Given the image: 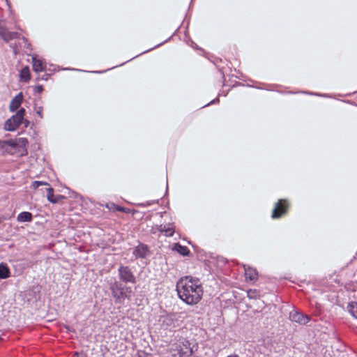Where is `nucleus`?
Returning a JSON list of instances; mask_svg holds the SVG:
<instances>
[{"label": "nucleus", "instance_id": "nucleus-24", "mask_svg": "<svg viewBox=\"0 0 357 357\" xmlns=\"http://www.w3.org/2000/svg\"><path fill=\"white\" fill-rule=\"evenodd\" d=\"M48 185L47 183L46 182H43V181H36L32 183V185L31 186L34 188V189H36L38 188L39 186L40 185Z\"/></svg>", "mask_w": 357, "mask_h": 357}, {"label": "nucleus", "instance_id": "nucleus-22", "mask_svg": "<svg viewBox=\"0 0 357 357\" xmlns=\"http://www.w3.org/2000/svg\"><path fill=\"white\" fill-rule=\"evenodd\" d=\"M120 206L115 204L114 203H109L106 204V207L112 211H117V208H119Z\"/></svg>", "mask_w": 357, "mask_h": 357}, {"label": "nucleus", "instance_id": "nucleus-31", "mask_svg": "<svg viewBox=\"0 0 357 357\" xmlns=\"http://www.w3.org/2000/svg\"><path fill=\"white\" fill-rule=\"evenodd\" d=\"M161 44H162V43H160V44H159V45H157V46H156V47H159Z\"/></svg>", "mask_w": 357, "mask_h": 357}, {"label": "nucleus", "instance_id": "nucleus-19", "mask_svg": "<svg viewBox=\"0 0 357 357\" xmlns=\"http://www.w3.org/2000/svg\"><path fill=\"white\" fill-rule=\"evenodd\" d=\"M47 198L50 202L56 204L59 201L61 196L59 195L57 197H54V190L52 188L50 187V188H47Z\"/></svg>", "mask_w": 357, "mask_h": 357}, {"label": "nucleus", "instance_id": "nucleus-10", "mask_svg": "<svg viewBox=\"0 0 357 357\" xmlns=\"http://www.w3.org/2000/svg\"><path fill=\"white\" fill-rule=\"evenodd\" d=\"M288 208V204L286 200L280 199L276 204L273 210L272 218H278L282 215L284 214Z\"/></svg>", "mask_w": 357, "mask_h": 357}, {"label": "nucleus", "instance_id": "nucleus-12", "mask_svg": "<svg viewBox=\"0 0 357 357\" xmlns=\"http://www.w3.org/2000/svg\"><path fill=\"white\" fill-rule=\"evenodd\" d=\"M245 277L246 281L255 282L258 279V272L257 270L250 266L243 265Z\"/></svg>", "mask_w": 357, "mask_h": 357}, {"label": "nucleus", "instance_id": "nucleus-23", "mask_svg": "<svg viewBox=\"0 0 357 357\" xmlns=\"http://www.w3.org/2000/svg\"><path fill=\"white\" fill-rule=\"evenodd\" d=\"M34 111L39 116V117L40 119H42L43 117V107H41V106H38H38H35L34 107Z\"/></svg>", "mask_w": 357, "mask_h": 357}, {"label": "nucleus", "instance_id": "nucleus-18", "mask_svg": "<svg viewBox=\"0 0 357 357\" xmlns=\"http://www.w3.org/2000/svg\"><path fill=\"white\" fill-rule=\"evenodd\" d=\"M20 77V79L25 82H28L30 80V70L28 66H25L21 70Z\"/></svg>", "mask_w": 357, "mask_h": 357}, {"label": "nucleus", "instance_id": "nucleus-13", "mask_svg": "<svg viewBox=\"0 0 357 357\" xmlns=\"http://www.w3.org/2000/svg\"><path fill=\"white\" fill-rule=\"evenodd\" d=\"M23 100V94L22 92L19 93L16 95L10 101L9 105V109L10 112H13L16 111L21 105Z\"/></svg>", "mask_w": 357, "mask_h": 357}, {"label": "nucleus", "instance_id": "nucleus-4", "mask_svg": "<svg viewBox=\"0 0 357 357\" xmlns=\"http://www.w3.org/2000/svg\"><path fill=\"white\" fill-rule=\"evenodd\" d=\"M24 114L25 109L24 108L20 109L15 114H14L6 121L4 124L5 130L8 131H14L17 129L24 122L25 123V127H27L29 121H24Z\"/></svg>", "mask_w": 357, "mask_h": 357}, {"label": "nucleus", "instance_id": "nucleus-16", "mask_svg": "<svg viewBox=\"0 0 357 357\" xmlns=\"http://www.w3.org/2000/svg\"><path fill=\"white\" fill-rule=\"evenodd\" d=\"M32 217V214L30 212L24 211L18 214L17 220L20 222H31Z\"/></svg>", "mask_w": 357, "mask_h": 357}, {"label": "nucleus", "instance_id": "nucleus-25", "mask_svg": "<svg viewBox=\"0 0 357 357\" xmlns=\"http://www.w3.org/2000/svg\"><path fill=\"white\" fill-rule=\"evenodd\" d=\"M117 211H121V212H123V213H130L131 210L130 208H124V207H122V206H119V208H117Z\"/></svg>", "mask_w": 357, "mask_h": 357}, {"label": "nucleus", "instance_id": "nucleus-3", "mask_svg": "<svg viewBox=\"0 0 357 357\" xmlns=\"http://www.w3.org/2000/svg\"><path fill=\"white\" fill-rule=\"evenodd\" d=\"M109 289L116 304H123L126 298H130V294L132 291L130 287H124L120 282L116 280L110 283Z\"/></svg>", "mask_w": 357, "mask_h": 357}, {"label": "nucleus", "instance_id": "nucleus-17", "mask_svg": "<svg viewBox=\"0 0 357 357\" xmlns=\"http://www.w3.org/2000/svg\"><path fill=\"white\" fill-rule=\"evenodd\" d=\"M10 275L8 266L3 263L0 264V279H6L10 277Z\"/></svg>", "mask_w": 357, "mask_h": 357}, {"label": "nucleus", "instance_id": "nucleus-26", "mask_svg": "<svg viewBox=\"0 0 357 357\" xmlns=\"http://www.w3.org/2000/svg\"><path fill=\"white\" fill-rule=\"evenodd\" d=\"M43 87L41 85L37 86L35 88V92L36 93H41L43 91Z\"/></svg>", "mask_w": 357, "mask_h": 357}, {"label": "nucleus", "instance_id": "nucleus-5", "mask_svg": "<svg viewBox=\"0 0 357 357\" xmlns=\"http://www.w3.org/2000/svg\"><path fill=\"white\" fill-rule=\"evenodd\" d=\"M28 143L25 138H20L15 140H0V154L6 152L12 153L13 149L17 147H21L25 153H27L26 145Z\"/></svg>", "mask_w": 357, "mask_h": 357}, {"label": "nucleus", "instance_id": "nucleus-28", "mask_svg": "<svg viewBox=\"0 0 357 357\" xmlns=\"http://www.w3.org/2000/svg\"><path fill=\"white\" fill-rule=\"evenodd\" d=\"M72 357H85L83 354L75 352Z\"/></svg>", "mask_w": 357, "mask_h": 357}, {"label": "nucleus", "instance_id": "nucleus-2", "mask_svg": "<svg viewBox=\"0 0 357 357\" xmlns=\"http://www.w3.org/2000/svg\"><path fill=\"white\" fill-rule=\"evenodd\" d=\"M0 36L6 43L13 40H17V43L10 45L14 54H17L22 48H29L30 44L28 43L27 39L24 37H21L20 34L16 31H10L6 26V22L0 20Z\"/></svg>", "mask_w": 357, "mask_h": 357}, {"label": "nucleus", "instance_id": "nucleus-9", "mask_svg": "<svg viewBox=\"0 0 357 357\" xmlns=\"http://www.w3.org/2000/svg\"><path fill=\"white\" fill-rule=\"evenodd\" d=\"M289 319L291 321L298 323L301 325H305L311 319L308 315L304 314L301 312L296 310H292L290 312Z\"/></svg>", "mask_w": 357, "mask_h": 357}, {"label": "nucleus", "instance_id": "nucleus-27", "mask_svg": "<svg viewBox=\"0 0 357 357\" xmlns=\"http://www.w3.org/2000/svg\"><path fill=\"white\" fill-rule=\"evenodd\" d=\"M218 101H219V99L218 98H216L214 100H213L211 102H210L208 104H207L206 105L215 104V102H218Z\"/></svg>", "mask_w": 357, "mask_h": 357}, {"label": "nucleus", "instance_id": "nucleus-8", "mask_svg": "<svg viewBox=\"0 0 357 357\" xmlns=\"http://www.w3.org/2000/svg\"><path fill=\"white\" fill-rule=\"evenodd\" d=\"M161 326L166 330L172 331L177 326V318L176 314H168L162 316L160 319Z\"/></svg>", "mask_w": 357, "mask_h": 357}, {"label": "nucleus", "instance_id": "nucleus-1", "mask_svg": "<svg viewBox=\"0 0 357 357\" xmlns=\"http://www.w3.org/2000/svg\"><path fill=\"white\" fill-rule=\"evenodd\" d=\"M176 291L179 298L184 303L190 305H196L203 295L202 282L192 276L183 277L176 283Z\"/></svg>", "mask_w": 357, "mask_h": 357}, {"label": "nucleus", "instance_id": "nucleus-7", "mask_svg": "<svg viewBox=\"0 0 357 357\" xmlns=\"http://www.w3.org/2000/svg\"><path fill=\"white\" fill-rule=\"evenodd\" d=\"M177 353L174 354L175 357H188L192 353L190 344L188 340H183L176 344Z\"/></svg>", "mask_w": 357, "mask_h": 357}, {"label": "nucleus", "instance_id": "nucleus-29", "mask_svg": "<svg viewBox=\"0 0 357 357\" xmlns=\"http://www.w3.org/2000/svg\"><path fill=\"white\" fill-rule=\"evenodd\" d=\"M251 293H252V291H249L248 292V296H249V297H252V296H250V294H251Z\"/></svg>", "mask_w": 357, "mask_h": 357}, {"label": "nucleus", "instance_id": "nucleus-11", "mask_svg": "<svg viewBox=\"0 0 357 357\" xmlns=\"http://www.w3.org/2000/svg\"><path fill=\"white\" fill-rule=\"evenodd\" d=\"M133 255L136 258L144 259L149 255V250L146 245L139 243L133 250Z\"/></svg>", "mask_w": 357, "mask_h": 357}, {"label": "nucleus", "instance_id": "nucleus-21", "mask_svg": "<svg viewBox=\"0 0 357 357\" xmlns=\"http://www.w3.org/2000/svg\"><path fill=\"white\" fill-rule=\"evenodd\" d=\"M348 310L349 313L356 319H357V302H351L348 305Z\"/></svg>", "mask_w": 357, "mask_h": 357}, {"label": "nucleus", "instance_id": "nucleus-6", "mask_svg": "<svg viewBox=\"0 0 357 357\" xmlns=\"http://www.w3.org/2000/svg\"><path fill=\"white\" fill-rule=\"evenodd\" d=\"M119 280L125 283H136V278L131 268L128 266L121 265L118 269Z\"/></svg>", "mask_w": 357, "mask_h": 357}, {"label": "nucleus", "instance_id": "nucleus-32", "mask_svg": "<svg viewBox=\"0 0 357 357\" xmlns=\"http://www.w3.org/2000/svg\"><path fill=\"white\" fill-rule=\"evenodd\" d=\"M96 73H100L101 72L100 71H96Z\"/></svg>", "mask_w": 357, "mask_h": 357}, {"label": "nucleus", "instance_id": "nucleus-14", "mask_svg": "<svg viewBox=\"0 0 357 357\" xmlns=\"http://www.w3.org/2000/svg\"><path fill=\"white\" fill-rule=\"evenodd\" d=\"M157 229L160 233H164L167 237L172 236L175 232L174 227L172 224L160 225L157 227Z\"/></svg>", "mask_w": 357, "mask_h": 357}, {"label": "nucleus", "instance_id": "nucleus-30", "mask_svg": "<svg viewBox=\"0 0 357 357\" xmlns=\"http://www.w3.org/2000/svg\"><path fill=\"white\" fill-rule=\"evenodd\" d=\"M227 357H239V356H236V355H234V356H227Z\"/></svg>", "mask_w": 357, "mask_h": 357}, {"label": "nucleus", "instance_id": "nucleus-15", "mask_svg": "<svg viewBox=\"0 0 357 357\" xmlns=\"http://www.w3.org/2000/svg\"><path fill=\"white\" fill-rule=\"evenodd\" d=\"M32 62H33V70L36 73L43 72L45 70L46 65L43 59H37L36 56H33Z\"/></svg>", "mask_w": 357, "mask_h": 357}, {"label": "nucleus", "instance_id": "nucleus-20", "mask_svg": "<svg viewBox=\"0 0 357 357\" xmlns=\"http://www.w3.org/2000/svg\"><path fill=\"white\" fill-rule=\"evenodd\" d=\"M174 250L183 256H188L190 253V250L186 246L181 245L179 243H176L174 245Z\"/></svg>", "mask_w": 357, "mask_h": 357}]
</instances>
